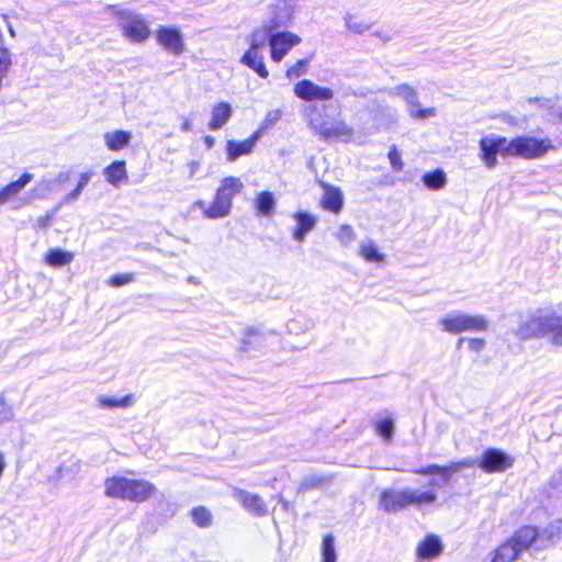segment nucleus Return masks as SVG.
Wrapping results in <instances>:
<instances>
[{
  "mask_svg": "<svg viewBox=\"0 0 562 562\" xmlns=\"http://www.w3.org/2000/svg\"><path fill=\"white\" fill-rule=\"evenodd\" d=\"M293 12L285 2L273 7L270 18L261 26L256 27L248 36L249 48L240 58V63L254 70L260 78H268L269 71L263 61L262 49L269 34L281 33L292 21Z\"/></svg>",
  "mask_w": 562,
  "mask_h": 562,
  "instance_id": "1",
  "label": "nucleus"
},
{
  "mask_svg": "<svg viewBox=\"0 0 562 562\" xmlns=\"http://www.w3.org/2000/svg\"><path fill=\"white\" fill-rule=\"evenodd\" d=\"M514 459L505 451L497 448H487L480 460L474 458H464L460 461L450 462L448 465L429 464L427 467L414 470V473L420 475H439L440 481H431L429 483L432 487H439L442 484L450 482L452 475L464 469L479 467L485 473L504 472L512 468Z\"/></svg>",
  "mask_w": 562,
  "mask_h": 562,
  "instance_id": "2",
  "label": "nucleus"
},
{
  "mask_svg": "<svg viewBox=\"0 0 562 562\" xmlns=\"http://www.w3.org/2000/svg\"><path fill=\"white\" fill-rule=\"evenodd\" d=\"M549 334L552 345L562 347V342L557 340L558 335L562 334V316L553 312L533 315L521 323L516 330V336L524 340L541 338Z\"/></svg>",
  "mask_w": 562,
  "mask_h": 562,
  "instance_id": "3",
  "label": "nucleus"
},
{
  "mask_svg": "<svg viewBox=\"0 0 562 562\" xmlns=\"http://www.w3.org/2000/svg\"><path fill=\"white\" fill-rule=\"evenodd\" d=\"M538 530L531 526L519 528L509 539L493 550L491 562H515L537 540Z\"/></svg>",
  "mask_w": 562,
  "mask_h": 562,
  "instance_id": "4",
  "label": "nucleus"
},
{
  "mask_svg": "<svg viewBox=\"0 0 562 562\" xmlns=\"http://www.w3.org/2000/svg\"><path fill=\"white\" fill-rule=\"evenodd\" d=\"M441 330L451 335L461 333H484L488 329V319L481 314L451 312L439 319Z\"/></svg>",
  "mask_w": 562,
  "mask_h": 562,
  "instance_id": "5",
  "label": "nucleus"
},
{
  "mask_svg": "<svg viewBox=\"0 0 562 562\" xmlns=\"http://www.w3.org/2000/svg\"><path fill=\"white\" fill-rule=\"evenodd\" d=\"M552 148L553 145L549 138H537L525 135L508 140L507 154H509V157L537 159L544 156Z\"/></svg>",
  "mask_w": 562,
  "mask_h": 562,
  "instance_id": "6",
  "label": "nucleus"
},
{
  "mask_svg": "<svg viewBox=\"0 0 562 562\" xmlns=\"http://www.w3.org/2000/svg\"><path fill=\"white\" fill-rule=\"evenodd\" d=\"M313 110L314 113L311 114L310 125L323 139H350L353 131L344 121L324 116L316 106Z\"/></svg>",
  "mask_w": 562,
  "mask_h": 562,
  "instance_id": "7",
  "label": "nucleus"
},
{
  "mask_svg": "<svg viewBox=\"0 0 562 562\" xmlns=\"http://www.w3.org/2000/svg\"><path fill=\"white\" fill-rule=\"evenodd\" d=\"M119 26L124 36L132 43H143L150 34L145 19L133 11L123 10L117 13Z\"/></svg>",
  "mask_w": 562,
  "mask_h": 562,
  "instance_id": "8",
  "label": "nucleus"
},
{
  "mask_svg": "<svg viewBox=\"0 0 562 562\" xmlns=\"http://www.w3.org/2000/svg\"><path fill=\"white\" fill-rule=\"evenodd\" d=\"M508 139L501 135L483 136L479 142V157L487 169L497 166V155L509 157L507 154Z\"/></svg>",
  "mask_w": 562,
  "mask_h": 562,
  "instance_id": "9",
  "label": "nucleus"
},
{
  "mask_svg": "<svg viewBox=\"0 0 562 562\" xmlns=\"http://www.w3.org/2000/svg\"><path fill=\"white\" fill-rule=\"evenodd\" d=\"M389 93L397 95L406 102L407 112L413 120L422 121L437 115L435 108H420L417 91L406 83L394 87Z\"/></svg>",
  "mask_w": 562,
  "mask_h": 562,
  "instance_id": "10",
  "label": "nucleus"
},
{
  "mask_svg": "<svg viewBox=\"0 0 562 562\" xmlns=\"http://www.w3.org/2000/svg\"><path fill=\"white\" fill-rule=\"evenodd\" d=\"M267 43L270 46L271 59L280 63L286 54L301 43V37L291 32L269 34Z\"/></svg>",
  "mask_w": 562,
  "mask_h": 562,
  "instance_id": "11",
  "label": "nucleus"
},
{
  "mask_svg": "<svg viewBox=\"0 0 562 562\" xmlns=\"http://www.w3.org/2000/svg\"><path fill=\"white\" fill-rule=\"evenodd\" d=\"M437 495L431 491H402L395 494L389 492V508H403L408 505L431 504L436 502Z\"/></svg>",
  "mask_w": 562,
  "mask_h": 562,
  "instance_id": "12",
  "label": "nucleus"
},
{
  "mask_svg": "<svg viewBox=\"0 0 562 562\" xmlns=\"http://www.w3.org/2000/svg\"><path fill=\"white\" fill-rule=\"evenodd\" d=\"M232 495L251 516L265 517L269 514L268 506L260 495L238 487L233 490Z\"/></svg>",
  "mask_w": 562,
  "mask_h": 562,
  "instance_id": "13",
  "label": "nucleus"
},
{
  "mask_svg": "<svg viewBox=\"0 0 562 562\" xmlns=\"http://www.w3.org/2000/svg\"><path fill=\"white\" fill-rule=\"evenodd\" d=\"M294 94L304 101H327L333 99L334 91L328 87H321L312 80L303 79L294 86Z\"/></svg>",
  "mask_w": 562,
  "mask_h": 562,
  "instance_id": "14",
  "label": "nucleus"
},
{
  "mask_svg": "<svg viewBox=\"0 0 562 562\" xmlns=\"http://www.w3.org/2000/svg\"><path fill=\"white\" fill-rule=\"evenodd\" d=\"M157 42L167 52L173 55H180L184 50L183 38L178 29L161 26L157 31Z\"/></svg>",
  "mask_w": 562,
  "mask_h": 562,
  "instance_id": "15",
  "label": "nucleus"
},
{
  "mask_svg": "<svg viewBox=\"0 0 562 562\" xmlns=\"http://www.w3.org/2000/svg\"><path fill=\"white\" fill-rule=\"evenodd\" d=\"M196 205L203 211L205 217L210 220L226 217L229 215L233 207V204L223 198V193H218L217 191L209 207H206L203 201H198Z\"/></svg>",
  "mask_w": 562,
  "mask_h": 562,
  "instance_id": "16",
  "label": "nucleus"
},
{
  "mask_svg": "<svg viewBox=\"0 0 562 562\" xmlns=\"http://www.w3.org/2000/svg\"><path fill=\"white\" fill-rule=\"evenodd\" d=\"M126 501L144 503L157 491L156 486L145 480L128 479Z\"/></svg>",
  "mask_w": 562,
  "mask_h": 562,
  "instance_id": "17",
  "label": "nucleus"
},
{
  "mask_svg": "<svg viewBox=\"0 0 562 562\" xmlns=\"http://www.w3.org/2000/svg\"><path fill=\"white\" fill-rule=\"evenodd\" d=\"M293 218L296 222V226L292 231L293 239L302 243L306 235L315 228L317 220L314 215L303 211L295 212Z\"/></svg>",
  "mask_w": 562,
  "mask_h": 562,
  "instance_id": "18",
  "label": "nucleus"
},
{
  "mask_svg": "<svg viewBox=\"0 0 562 562\" xmlns=\"http://www.w3.org/2000/svg\"><path fill=\"white\" fill-rule=\"evenodd\" d=\"M443 551V544L438 536L428 535L417 547V557L422 560H430L439 557Z\"/></svg>",
  "mask_w": 562,
  "mask_h": 562,
  "instance_id": "19",
  "label": "nucleus"
},
{
  "mask_svg": "<svg viewBox=\"0 0 562 562\" xmlns=\"http://www.w3.org/2000/svg\"><path fill=\"white\" fill-rule=\"evenodd\" d=\"M233 109L228 102H218L212 106L211 120L207 124L211 131L222 128L232 117Z\"/></svg>",
  "mask_w": 562,
  "mask_h": 562,
  "instance_id": "20",
  "label": "nucleus"
},
{
  "mask_svg": "<svg viewBox=\"0 0 562 562\" xmlns=\"http://www.w3.org/2000/svg\"><path fill=\"white\" fill-rule=\"evenodd\" d=\"M128 479L125 476H111L104 481V494L111 498H120L126 501L128 494Z\"/></svg>",
  "mask_w": 562,
  "mask_h": 562,
  "instance_id": "21",
  "label": "nucleus"
},
{
  "mask_svg": "<svg viewBox=\"0 0 562 562\" xmlns=\"http://www.w3.org/2000/svg\"><path fill=\"white\" fill-rule=\"evenodd\" d=\"M267 347V336L255 328H247L241 340L240 350L244 352L258 351Z\"/></svg>",
  "mask_w": 562,
  "mask_h": 562,
  "instance_id": "22",
  "label": "nucleus"
},
{
  "mask_svg": "<svg viewBox=\"0 0 562 562\" xmlns=\"http://www.w3.org/2000/svg\"><path fill=\"white\" fill-rule=\"evenodd\" d=\"M257 213L261 216H272L276 210L277 200L272 192L262 191L256 195L254 201Z\"/></svg>",
  "mask_w": 562,
  "mask_h": 562,
  "instance_id": "23",
  "label": "nucleus"
},
{
  "mask_svg": "<svg viewBox=\"0 0 562 562\" xmlns=\"http://www.w3.org/2000/svg\"><path fill=\"white\" fill-rule=\"evenodd\" d=\"M33 179V175L25 172L18 180L10 182L0 190V204L5 203L12 196L22 191Z\"/></svg>",
  "mask_w": 562,
  "mask_h": 562,
  "instance_id": "24",
  "label": "nucleus"
},
{
  "mask_svg": "<svg viewBox=\"0 0 562 562\" xmlns=\"http://www.w3.org/2000/svg\"><path fill=\"white\" fill-rule=\"evenodd\" d=\"M132 139L131 132L115 131L104 134V140L110 150L117 151L128 146Z\"/></svg>",
  "mask_w": 562,
  "mask_h": 562,
  "instance_id": "25",
  "label": "nucleus"
},
{
  "mask_svg": "<svg viewBox=\"0 0 562 562\" xmlns=\"http://www.w3.org/2000/svg\"><path fill=\"white\" fill-rule=\"evenodd\" d=\"M244 188V183L237 177H226L221 181L220 187L217 188L218 193H223V198L228 200L233 204V199Z\"/></svg>",
  "mask_w": 562,
  "mask_h": 562,
  "instance_id": "26",
  "label": "nucleus"
},
{
  "mask_svg": "<svg viewBox=\"0 0 562 562\" xmlns=\"http://www.w3.org/2000/svg\"><path fill=\"white\" fill-rule=\"evenodd\" d=\"M359 255L367 262L382 265L384 261V255L379 250L376 245L371 239H366L360 243Z\"/></svg>",
  "mask_w": 562,
  "mask_h": 562,
  "instance_id": "27",
  "label": "nucleus"
},
{
  "mask_svg": "<svg viewBox=\"0 0 562 562\" xmlns=\"http://www.w3.org/2000/svg\"><path fill=\"white\" fill-rule=\"evenodd\" d=\"M104 176L109 183L119 187L123 179H127L125 162L115 160L104 169Z\"/></svg>",
  "mask_w": 562,
  "mask_h": 562,
  "instance_id": "28",
  "label": "nucleus"
},
{
  "mask_svg": "<svg viewBox=\"0 0 562 562\" xmlns=\"http://www.w3.org/2000/svg\"><path fill=\"white\" fill-rule=\"evenodd\" d=\"M424 186L432 191L441 190L447 184V176L442 169H435L432 171L425 172L422 177Z\"/></svg>",
  "mask_w": 562,
  "mask_h": 562,
  "instance_id": "29",
  "label": "nucleus"
},
{
  "mask_svg": "<svg viewBox=\"0 0 562 562\" xmlns=\"http://www.w3.org/2000/svg\"><path fill=\"white\" fill-rule=\"evenodd\" d=\"M227 160L236 161L240 156L248 155L254 150L250 143L245 139L243 142L227 140L226 143Z\"/></svg>",
  "mask_w": 562,
  "mask_h": 562,
  "instance_id": "30",
  "label": "nucleus"
},
{
  "mask_svg": "<svg viewBox=\"0 0 562 562\" xmlns=\"http://www.w3.org/2000/svg\"><path fill=\"white\" fill-rule=\"evenodd\" d=\"M342 194L339 189L330 188L326 190L322 201V205L325 210L338 213L342 207Z\"/></svg>",
  "mask_w": 562,
  "mask_h": 562,
  "instance_id": "31",
  "label": "nucleus"
},
{
  "mask_svg": "<svg viewBox=\"0 0 562 562\" xmlns=\"http://www.w3.org/2000/svg\"><path fill=\"white\" fill-rule=\"evenodd\" d=\"M74 255L58 248L49 249L46 254V262L52 267H63L72 261Z\"/></svg>",
  "mask_w": 562,
  "mask_h": 562,
  "instance_id": "32",
  "label": "nucleus"
},
{
  "mask_svg": "<svg viewBox=\"0 0 562 562\" xmlns=\"http://www.w3.org/2000/svg\"><path fill=\"white\" fill-rule=\"evenodd\" d=\"M98 402H99V406L101 408H108V409L117 408V407L125 408V407L131 406V404L133 402V395L128 394L121 398L100 396L98 398Z\"/></svg>",
  "mask_w": 562,
  "mask_h": 562,
  "instance_id": "33",
  "label": "nucleus"
},
{
  "mask_svg": "<svg viewBox=\"0 0 562 562\" xmlns=\"http://www.w3.org/2000/svg\"><path fill=\"white\" fill-rule=\"evenodd\" d=\"M191 517L193 522L200 528H207L212 525V514L204 506L194 507L191 510Z\"/></svg>",
  "mask_w": 562,
  "mask_h": 562,
  "instance_id": "34",
  "label": "nucleus"
},
{
  "mask_svg": "<svg viewBox=\"0 0 562 562\" xmlns=\"http://www.w3.org/2000/svg\"><path fill=\"white\" fill-rule=\"evenodd\" d=\"M337 553L335 549V538L333 535H326L322 541V562H336Z\"/></svg>",
  "mask_w": 562,
  "mask_h": 562,
  "instance_id": "35",
  "label": "nucleus"
},
{
  "mask_svg": "<svg viewBox=\"0 0 562 562\" xmlns=\"http://www.w3.org/2000/svg\"><path fill=\"white\" fill-rule=\"evenodd\" d=\"M53 191H57L56 181H53V179H43L33 189V195L36 199H44Z\"/></svg>",
  "mask_w": 562,
  "mask_h": 562,
  "instance_id": "36",
  "label": "nucleus"
},
{
  "mask_svg": "<svg viewBox=\"0 0 562 562\" xmlns=\"http://www.w3.org/2000/svg\"><path fill=\"white\" fill-rule=\"evenodd\" d=\"M70 464H61L56 470L57 479L72 477L79 471V461L70 460Z\"/></svg>",
  "mask_w": 562,
  "mask_h": 562,
  "instance_id": "37",
  "label": "nucleus"
},
{
  "mask_svg": "<svg viewBox=\"0 0 562 562\" xmlns=\"http://www.w3.org/2000/svg\"><path fill=\"white\" fill-rule=\"evenodd\" d=\"M12 65L11 53L5 47H0V79H4Z\"/></svg>",
  "mask_w": 562,
  "mask_h": 562,
  "instance_id": "38",
  "label": "nucleus"
},
{
  "mask_svg": "<svg viewBox=\"0 0 562 562\" xmlns=\"http://www.w3.org/2000/svg\"><path fill=\"white\" fill-rule=\"evenodd\" d=\"M336 237L344 246H347L355 240L356 234L350 225L344 224L339 227Z\"/></svg>",
  "mask_w": 562,
  "mask_h": 562,
  "instance_id": "39",
  "label": "nucleus"
},
{
  "mask_svg": "<svg viewBox=\"0 0 562 562\" xmlns=\"http://www.w3.org/2000/svg\"><path fill=\"white\" fill-rule=\"evenodd\" d=\"M281 116H282L281 110H279V109L271 110L266 114V116L262 120V122L260 123V125H262V128L268 130V128L272 127L277 122H279Z\"/></svg>",
  "mask_w": 562,
  "mask_h": 562,
  "instance_id": "40",
  "label": "nucleus"
},
{
  "mask_svg": "<svg viewBox=\"0 0 562 562\" xmlns=\"http://www.w3.org/2000/svg\"><path fill=\"white\" fill-rule=\"evenodd\" d=\"M345 23L349 31L358 34H362L368 29L366 24L357 21L356 18L350 14L346 15Z\"/></svg>",
  "mask_w": 562,
  "mask_h": 562,
  "instance_id": "41",
  "label": "nucleus"
},
{
  "mask_svg": "<svg viewBox=\"0 0 562 562\" xmlns=\"http://www.w3.org/2000/svg\"><path fill=\"white\" fill-rule=\"evenodd\" d=\"M13 419L12 407L5 402L4 397L0 395V425Z\"/></svg>",
  "mask_w": 562,
  "mask_h": 562,
  "instance_id": "42",
  "label": "nucleus"
},
{
  "mask_svg": "<svg viewBox=\"0 0 562 562\" xmlns=\"http://www.w3.org/2000/svg\"><path fill=\"white\" fill-rule=\"evenodd\" d=\"M133 280L134 276L132 273L115 274L111 277L109 284L114 288H120L132 282Z\"/></svg>",
  "mask_w": 562,
  "mask_h": 562,
  "instance_id": "43",
  "label": "nucleus"
},
{
  "mask_svg": "<svg viewBox=\"0 0 562 562\" xmlns=\"http://www.w3.org/2000/svg\"><path fill=\"white\" fill-rule=\"evenodd\" d=\"M389 162L391 164L392 168L394 170H402L403 169V161L401 158V155L396 148V146H392L389 150Z\"/></svg>",
  "mask_w": 562,
  "mask_h": 562,
  "instance_id": "44",
  "label": "nucleus"
},
{
  "mask_svg": "<svg viewBox=\"0 0 562 562\" xmlns=\"http://www.w3.org/2000/svg\"><path fill=\"white\" fill-rule=\"evenodd\" d=\"M306 66H307L306 60L301 59L295 65L291 66L286 70V76L289 78H297L305 71Z\"/></svg>",
  "mask_w": 562,
  "mask_h": 562,
  "instance_id": "45",
  "label": "nucleus"
},
{
  "mask_svg": "<svg viewBox=\"0 0 562 562\" xmlns=\"http://www.w3.org/2000/svg\"><path fill=\"white\" fill-rule=\"evenodd\" d=\"M325 481H326V479L323 476L313 475V476L306 477L303 481L302 486L305 488H315V487L319 486Z\"/></svg>",
  "mask_w": 562,
  "mask_h": 562,
  "instance_id": "46",
  "label": "nucleus"
},
{
  "mask_svg": "<svg viewBox=\"0 0 562 562\" xmlns=\"http://www.w3.org/2000/svg\"><path fill=\"white\" fill-rule=\"evenodd\" d=\"M530 103H537L540 108L544 109H553L555 101L551 98H530L528 100Z\"/></svg>",
  "mask_w": 562,
  "mask_h": 562,
  "instance_id": "47",
  "label": "nucleus"
},
{
  "mask_svg": "<svg viewBox=\"0 0 562 562\" xmlns=\"http://www.w3.org/2000/svg\"><path fill=\"white\" fill-rule=\"evenodd\" d=\"M469 342V349L472 352H481L485 348V340L482 338H470L468 340Z\"/></svg>",
  "mask_w": 562,
  "mask_h": 562,
  "instance_id": "48",
  "label": "nucleus"
},
{
  "mask_svg": "<svg viewBox=\"0 0 562 562\" xmlns=\"http://www.w3.org/2000/svg\"><path fill=\"white\" fill-rule=\"evenodd\" d=\"M546 533H548V539L552 542H557L560 539L561 536V528L559 525H550L549 528L544 530Z\"/></svg>",
  "mask_w": 562,
  "mask_h": 562,
  "instance_id": "49",
  "label": "nucleus"
},
{
  "mask_svg": "<svg viewBox=\"0 0 562 562\" xmlns=\"http://www.w3.org/2000/svg\"><path fill=\"white\" fill-rule=\"evenodd\" d=\"M82 192V189H79L77 186L71 192H69L61 201V204H69L77 201Z\"/></svg>",
  "mask_w": 562,
  "mask_h": 562,
  "instance_id": "50",
  "label": "nucleus"
},
{
  "mask_svg": "<svg viewBox=\"0 0 562 562\" xmlns=\"http://www.w3.org/2000/svg\"><path fill=\"white\" fill-rule=\"evenodd\" d=\"M265 131H267V130L262 128V125H260V127L256 132H254L249 138H247V140L250 143V145L254 148H255L256 144L258 143V140L262 137Z\"/></svg>",
  "mask_w": 562,
  "mask_h": 562,
  "instance_id": "51",
  "label": "nucleus"
},
{
  "mask_svg": "<svg viewBox=\"0 0 562 562\" xmlns=\"http://www.w3.org/2000/svg\"><path fill=\"white\" fill-rule=\"evenodd\" d=\"M70 179V172H59L56 178L53 179V181H56V188L57 190L60 189V187L67 182Z\"/></svg>",
  "mask_w": 562,
  "mask_h": 562,
  "instance_id": "52",
  "label": "nucleus"
},
{
  "mask_svg": "<svg viewBox=\"0 0 562 562\" xmlns=\"http://www.w3.org/2000/svg\"><path fill=\"white\" fill-rule=\"evenodd\" d=\"M92 176H93V172H91V171L82 172L80 175V179L77 184L79 187V189L83 190L86 188V186L89 183V181L91 180Z\"/></svg>",
  "mask_w": 562,
  "mask_h": 562,
  "instance_id": "53",
  "label": "nucleus"
},
{
  "mask_svg": "<svg viewBox=\"0 0 562 562\" xmlns=\"http://www.w3.org/2000/svg\"><path fill=\"white\" fill-rule=\"evenodd\" d=\"M376 432L378 435L386 440V418H383L376 424Z\"/></svg>",
  "mask_w": 562,
  "mask_h": 562,
  "instance_id": "54",
  "label": "nucleus"
},
{
  "mask_svg": "<svg viewBox=\"0 0 562 562\" xmlns=\"http://www.w3.org/2000/svg\"><path fill=\"white\" fill-rule=\"evenodd\" d=\"M192 128V122L191 120L183 117V122L181 124V131L182 132H189Z\"/></svg>",
  "mask_w": 562,
  "mask_h": 562,
  "instance_id": "55",
  "label": "nucleus"
},
{
  "mask_svg": "<svg viewBox=\"0 0 562 562\" xmlns=\"http://www.w3.org/2000/svg\"><path fill=\"white\" fill-rule=\"evenodd\" d=\"M380 507L386 510V490L382 491L380 494Z\"/></svg>",
  "mask_w": 562,
  "mask_h": 562,
  "instance_id": "56",
  "label": "nucleus"
},
{
  "mask_svg": "<svg viewBox=\"0 0 562 562\" xmlns=\"http://www.w3.org/2000/svg\"><path fill=\"white\" fill-rule=\"evenodd\" d=\"M279 503L281 504L282 509L284 512H289L292 507L291 504L288 501H285L281 495L279 496Z\"/></svg>",
  "mask_w": 562,
  "mask_h": 562,
  "instance_id": "57",
  "label": "nucleus"
},
{
  "mask_svg": "<svg viewBox=\"0 0 562 562\" xmlns=\"http://www.w3.org/2000/svg\"><path fill=\"white\" fill-rule=\"evenodd\" d=\"M204 143L206 145L207 148H212L214 146V143H215V138L213 136H205L204 137Z\"/></svg>",
  "mask_w": 562,
  "mask_h": 562,
  "instance_id": "58",
  "label": "nucleus"
},
{
  "mask_svg": "<svg viewBox=\"0 0 562 562\" xmlns=\"http://www.w3.org/2000/svg\"><path fill=\"white\" fill-rule=\"evenodd\" d=\"M387 429H389V439L391 438L392 436V432H393V422L391 420V418L389 417V426H387Z\"/></svg>",
  "mask_w": 562,
  "mask_h": 562,
  "instance_id": "59",
  "label": "nucleus"
},
{
  "mask_svg": "<svg viewBox=\"0 0 562 562\" xmlns=\"http://www.w3.org/2000/svg\"><path fill=\"white\" fill-rule=\"evenodd\" d=\"M47 221H48V217L47 218L41 217V218H38V225L45 226L47 224Z\"/></svg>",
  "mask_w": 562,
  "mask_h": 562,
  "instance_id": "60",
  "label": "nucleus"
},
{
  "mask_svg": "<svg viewBox=\"0 0 562 562\" xmlns=\"http://www.w3.org/2000/svg\"><path fill=\"white\" fill-rule=\"evenodd\" d=\"M554 113L562 120V106H559Z\"/></svg>",
  "mask_w": 562,
  "mask_h": 562,
  "instance_id": "61",
  "label": "nucleus"
},
{
  "mask_svg": "<svg viewBox=\"0 0 562 562\" xmlns=\"http://www.w3.org/2000/svg\"><path fill=\"white\" fill-rule=\"evenodd\" d=\"M506 117H507L506 122H508L510 124H515V117L514 116L506 115Z\"/></svg>",
  "mask_w": 562,
  "mask_h": 562,
  "instance_id": "62",
  "label": "nucleus"
},
{
  "mask_svg": "<svg viewBox=\"0 0 562 562\" xmlns=\"http://www.w3.org/2000/svg\"><path fill=\"white\" fill-rule=\"evenodd\" d=\"M9 33L11 34V36H15V32L11 25H9Z\"/></svg>",
  "mask_w": 562,
  "mask_h": 562,
  "instance_id": "63",
  "label": "nucleus"
},
{
  "mask_svg": "<svg viewBox=\"0 0 562 562\" xmlns=\"http://www.w3.org/2000/svg\"><path fill=\"white\" fill-rule=\"evenodd\" d=\"M557 340H558V342H562V334L558 335Z\"/></svg>",
  "mask_w": 562,
  "mask_h": 562,
  "instance_id": "64",
  "label": "nucleus"
}]
</instances>
